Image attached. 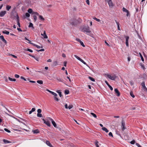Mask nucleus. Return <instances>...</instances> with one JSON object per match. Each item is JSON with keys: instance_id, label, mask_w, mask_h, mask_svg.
<instances>
[{"instance_id": "obj_1", "label": "nucleus", "mask_w": 147, "mask_h": 147, "mask_svg": "<svg viewBox=\"0 0 147 147\" xmlns=\"http://www.w3.org/2000/svg\"><path fill=\"white\" fill-rule=\"evenodd\" d=\"M106 75L108 78L112 80H114L117 77L114 74H107Z\"/></svg>"}, {"instance_id": "obj_2", "label": "nucleus", "mask_w": 147, "mask_h": 147, "mask_svg": "<svg viewBox=\"0 0 147 147\" xmlns=\"http://www.w3.org/2000/svg\"><path fill=\"white\" fill-rule=\"evenodd\" d=\"M82 31L84 32H86L87 33H90L91 32L89 29V28L88 27L84 28L82 30Z\"/></svg>"}, {"instance_id": "obj_3", "label": "nucleus", "mask_w": 147, "mask_h": 147, "mask_svg": "<svg viewBox=\"0 0 147 147\" xmlns=\"http://www.w3.org/2000/svg\"><path fill=\"white\" fill-rule=\"evenodd\" d=\"M16 17L17 19V24H18V26L19 27H20V23L19 22V21H20L19 18V17L18 15L17 14L16 15Z\"/></svg>"}, {"instance_id": "obj_4", "label": "nucleus", "mask_w": 147, "mask_h": 147, "mask_svg": "<svg viewBox=\"0 0 147 147\" xmlns=\"http://www.w3.org/2000/svg\"><path fill=\"white\" fill-rule=\"evenodd\" d=\"M141 85L143 88L144 90L145 91L147 92V88L145 86V82L144 81L141 84Z\"/></svg>"}, {"instance_id": "obj_5", "label": "nucleus", "mask_w": 147, "mask_h": 147, "mask_svg": "<svg viewBox=\"0 0 147 147\" xmlns=\"http://www.w3.org/2000/svg\"><path fill=\"white\" fill-rule=\"evenodd\" d=\"M42 120L44 121V123H45L49 127H50L51 126V124H50V122L49 121H46L45 119H42Z\"/></svg>"}, {"instance_id": "obj_6", "label": "nucleus", "mask_w": 147, "mask_h": 147, "mask_svg": "<svg viewBox=\"0 0 147 147\" xmlns=\"http://www.w3.org/2000/svg\"><path fill=\"white\" fill-rule=\"evenodd\" d=\"M125 43L126 44V45L127 47L129 46V42H128V40L129 39V37L128 36H125Z\"/></svg>"}, {"instance_id": "obj_7", "label": "nucleus", "mask_w": 147, "mask_h": 147, "mask_svg": "<svg viewBox=\"0 0 147 147\" xmlns=\"http://www.w3.org/2000/svg\"><path fill=\"white\" fill-rule=\"evenodd\" d=\"M6 13V12L5 11H2L0 12V17H3L5 16Z\"/></svg>"}, {"instance_id": "obj_8", "label": "nucleus", "mask_w": 147, "mask_h": 147, "mask_svg": "<svg viewBox=\"0 0 147 147\" xmlns=\"http://www.w3.org/2000/svg\"><path fill=\"white\" fill-rule=\"evenodd\" d=\"M0 38L2 41L4 42L5 44H7V42L6 40L4 39V36L3 35L0 36Z\"/></svg>"}, {"instance_id": "obj_9", "label": "nucleus", "mask_w": 147, "mask_h": 147, "mask_svg": "<svg viewBox=\"0 0 147 147\" xmlns=\"http://www.w3.org/2000/svg\"><path fill=\"white\" fill-rule=\"evenodd\" d=\"M114 90L115 93L117 94V96H119L120 95V93L117 89L115 88Z\"/></svg>"}, {"instance_id": "obj_10", "label": "nucleus", "mask_w": 147, "mask_h": 147, "mask_svg": "<svg viewBox=\"0 0 147 147\" xmlns=\"http://www.w3.org/2000/svg\"><path fill=\"white\" fill-rule=\"evenodd\" d=\"M46 144L50 147H53L50 142L49 141H47L46 142Z\"/></svg>"}, {"instance_id": "obj_11", "label": "nucleus", "mask_w": 147, "mask_h": 147, "mask_svg": "<svg viewBox=\"0 0 147 147\" xmlns=\"http://www.w3.org/2000/svg\"><path fill=\"white\" fill-rule=\"evenodd\" d=\"M38 16L39 17V19L40 20L44 21L45 20V19L43 18L42 16L39 15Z\"/></svg>"}, {"instance_id": "obj_12", "label": "nucleus", "mask_w": 147, "mask_h": 147, "mask_svg": "<svg viewBox=\"0 0 147 147\" xmlns=\"http://www.w3.org/2000/svg\"><path fill=\"white\" fill-rule=\"evenodd\" d=\"M43 37L45 38H48V36L46 34L45 31H44V32L43 33Z\"/></svg>"}, {"instance_id": "obj_13", "label": "nucleus", "mask_w": 147, "mask_h": 147, "mask_svg": "<svg viewBox=\"0 0 147 147\" xmlns=\"http://www.w3.org/2000/svg\"><path fill=\"white\" fill-rule=\"evenodd\" d=\"M102 129L103 130L105 131L107 133L109 132V130L105 127H102Z\"/></svg>"}, {"instance_id": "obj_14", "label": "nucleus", "mask_w": 147, "mask_h": 147, "mask_svg": "<svg viewBox=\"0 0 147 147\" xmlns=\"http://www.w3.org/2000/svg\"><path fill=\"white\" fill-rule=\"evenodd\" d=\"M74 56L75 57H76L77 59L78 60L80 61H81L82 59H81L80 57H78V56L76 55H74Z\"/></svg>"}, {"instance_id": "obj_15", "label": "nucleus", "mask_w": 147, "mask_h": 147, "mask_svg": "<svg viewBox=\"0 0 147 147\" xmlns=\"http://www.w3.org/2000/svg\"><path fill=\"white\" fill-rule=\"evenodd\" d=\"M3 141L4 142V143L5 144H7V143H10L11 142L9 141H8L7 140H5V139H3Z\"/></svg>"}, {"instance_id": "obj_16", "label": "nucleus", "mask_w": 147, "mask_h": 147, "mask_svg": "<svg viewBox=\"0 0 147 147\" xmlns=\"http://www.w3.org/2000/svg\"><path fill=\"white\" fill-rule=\"evenodd\" d=\"M33 133L34 134H37L39 133V131L38 129H36L33 131Z\"/></svg>"}, {"instance_id": "obj_17", "label": "nucleus", "mask_w": 147, "mask_h": 147, "mask_svg": "<svg viewBox=\"0 0 147 147\" xmlns=\"http://www.w3.org/2000/svg\"><path fill=\"white\" fill-rule=\"evenodd\" d=\"M3 33L4 34H6L7 35H8L9 34V32L5 30L3 32Z\"/></svg>"}, {"instance_id": "obj_18", "label": "nucleus", "mask_w": 147, "mask_h": 147, "mask_svg": "<svg viewBox=\"0 0 147 147\" xmlns=\"http://www.w3.org/2000/svg\"><path fill=\"white\" fill-rule=\"evenodd\" d=\"M56 92L59 94V96L61 97L62 96L61 92H60V90H57Z\"/></svg>"}, {"instance_id": "obj_19", "label": "nucleus", "mask_w": 147, "mask_h": 147, "mask_svg": "<svg viewBox=\"0 0 147 147\" xmlns=\"http://www.w3.org/2000/svg\"><path fill=\"white\" fill-rule=\"evenodd\" d=\"M107 2L108 3L109 6H112V5H113V3H112V2L111 1V0L109 1H107Z\"/></svg>"}, {"instance_id": "obj_20", "label": "nucleus", "mask_w": 147, "mask_h": 147, "mask_svg": "<svg viewBox=\"0 0 147 147\" xmlns=\"http://www.w3.org/2000/svg\"><path fill=\"white\" fill-rule=\"evenodd\" d=\"M8 79L10 81H16V79H13L12 78H11L10 77H8Z\"/></svg>"}, {"instance_id": "obj_21", "label": "nucleus", "mask_w": 147, "mask_h": 147, "mask_svg": "<svg viewBox=\"0 0 147 147\" xmlns=\"http://www.w3.org/2000/svg\"><path fill=\"white\" fill-rule=\"evenodd\" d=\"M139 55H140V57L141 58L142 61L144 62V58H143L142 55V54H141V53H139Z\"/></svg>"}, {"instance_id": "obj_22", "label": "nucleus", "mask_w": 147, "mask_h": 147, "mask_svg": "<svg viewBox=\"0 0 147 147\" xmlns=\"http://www.w3.org/2000/svg\"><path fill=\"white\" fill-rule=\"evenodd\" d=\"M11 8V6L9 5L6 6V9L7 11H9Z\"/></svg>"}, {"instance_id": "obj_23", "label": "nucleus", "mask_w": 147, "mask_h": 147, "mask_svg": "<svg viewBox=\"0 0 147 147\" xmlns=\"http://www.w3.org/2000/svg\"><path fill=\"white\" fill-rule=\"evenodd\" d=\"M28 13H32L33 12L31 8H29L28 10Z\"/></svg>"}, {"instance_id": "obj_24", "label": "nucleus", "mask_w": 147, "mask_h": 147, "mask_svg": "<svg viewBox=\"0 0 147 147\" xmlns=\"http://www.w3.org/2000/svg\"><path fill=\"white\" fill-rule=\"evenodd\" d=\"M37 82L40 84H42L43 82L42 80H38L37 81Z\"/></svg>"}, {"instance_id": "obj_25", "label": "nucleus", "mask_w": 147, "mask_h": 147, "mask_svg": "<svg viewBox=\"0 0 147 147\" xmlns=\"http://www.w3.org/2000/svg\"><path fill=\"white\" fill-rule=\"evenodd\" d=\"M32 14L34 15H37V16H39V14L38 13L36 12H33L32 13Z\"/></svg>"}, {"instance_id": "obj_26", "label": "nucleus", "mask_w": 147, "mask_h": 147, "mask_svg": "<svg viewBox=\"0 0 147 147\" xmlns=\"http://www.w3.org/2000/svg\"><path fill=\"white\" fill-rule=\"evenodd\" d=\"M130 96L133 98H134L135 96L134 95L133 93L132 92H131L130 93Z\"/></svg>"}, {"instance_id": "obj_27", "label": "nucleus", "mask_w": 147, "mask_h": 147, "mask_svg": "<svg viewBox=\"0 0 147 147\" xmlns=\"http://www.w3.org/2000/svg\"><path fill=\"white\" fill-rule=\"evenodd\" d=\"M32 57L34 58L37 61H39V59L38 57H35L34 55L33 56H32Z\"/></svg>"}, {"instance_id": "obj_28", "label": "nucleus", "mask_w": 147, "mask_h": 147, "mask_svg": "<svg viewBox=\"0 0 147 147\" xmlns=\"http://www.w3.org/2000/svg\"><path fill=\"white\" fill-rule=\"evenodd\" d=\"M88 78L92 81L94 82L95 81L94 79V78L91 77L89 76Z\"/></svg>"}, {"instance_id": "obj_29", "label": "nucleus", "mask_w": 147, "mask_h": 147, "mask_svg": "<svg viewBox=\"0 0 147 147\" xmlns=\"http://www.w3.org/2000/svg\"><path fill=\"white\" fill-rule=\"evenodd\" d=\"M90 114L94 118H96L97 116L95 114L93 113H91Z\"/></svg>"}, {"instance_id": "obj_30", "label": "nucleus", "mask_w": 147, "mask_h": 147, "mask_svg": "<svg viewBox=\"0 0 147 147\" xmlns=\"http://www.w3.org/2000/svg\"><path fill=\"white\" fill-rule=\"evenodd\" d=\"M32 45L36 47L38 49H40V46H38V45H36V44H33Z\"/></svg>"}, {"instance_id": "obj_31", "label": "nucleus", "mask_w": 147, "mask_h": 147, "mask_svg": "<svg viewBox=\"0 0 147 147\" xmlns=\"http://www.w3.org/2000/svg\"><path fill=\"white\" fill-rule=\"evenodd\" d=\"M65 94H68L69 93V91L68 90H65Z\"/></svg>"}, {"instance_id": "obj_32", "label": "nucleus", "mask_w": 147, "mask_h": 147, "mask_svg": "<svg viewBox=\"0 0 147 147\" xmlns=\"http://www.w3.org/2000/svg\"><path fill=\"white\" fill-rule=\"evenodd\" d=\"M52 123L54 127H57L56 124L54 121H53L52 122Z\"/></svg>"}, {"instance_id": "obj_33", "label": "nucleus", "mask_w": 147, "mask_h": 147, "mask_svg": "<svg viewBox=\"0 0 147 147\" xmlns=\"http://www.w3.org/2000/svg\"><path fill=\"white\" fill-rule=\"evenodd\" d=\"M28 27H32L33 28H34V27H33V24L32 23H31V22H30L29 23V26Z\"/></svg>"}, {"instance_id": "obj_34", "label": "nucleus", "mask_w": 147, "mask_h": 147, "mask_svg": "<svg viewBox=\"0 0 147 147\" xmlns=\"http://www.w3.org/2000/svg\"><path fill=\"white\" fill-rule=\"evenodd\" d=\"M123 12H127L128 10L126 9L125 7H123Z\"/></svg>"}, {"instance_id": "obj_35", "label": "nucleus", "mask_w": 147, "mask_h": 147, "mask_svg": "<svg viewBox=\"0 0 147 147\" xmlns=\"http://www.w3.org/2000/svg\"><path fill=\"white\" fill-rule=\"evenodd\" d=\"M93 19L94 20H95L96 21H97V22H99L100 21V20L99 19H98V18H96V17L93 18Z\"/></svg>"}, {"instance_id": "obj_36", "label": "nucleus", "mask_w": 147, "mask_h": 147, "mask_svg": "<svg viewBox=\"0 0 147 147\" xmlns=\"http://www.w3.org/2000/svg\"><path fill=\"white\" fill-rule=\"evenodd\" d=\"M98 142L97 141H96L95 143V145H96V147H99V146L98 145Z\"/></svg>"}, {"instance_id": "obj_37", "label": "nucleus", "mask_w": 147, "mask_h": 147, "mask_svg": "<svg viewBox=\"0 0 147 147\" xmlns=\"http://www.w3.org/2000/svg\"><path fill=\"white\" fill-rule=\"evenodd\" d=\"M37 115L38 117H42V114H40V113H37Z\"/></svg>"}, {"instance_id": "obj_38", "label": "nucleus", "mask_w": 147, "mask_h": 147, "mask_svg": "<svg viewBox=\"0 0 147 147\" xmlns=\"http://www.w3.org/2000/svg\"><path fill=\"white\" fill-rule=\"evenodd\" d=\"M36 51L38 52H39L40 51H44L45 50L44 49H42L40 50H36Z\"/></svg>"}, {"instance_id": "obj_39", "label": "nucleus", "mask_w": 147, "mask_h": 147, "mask_svg": "<svg viewBox=\"0 0 147 147\" xmlns=\"http://www.w3.org/2000/svg\"><path fill=\"white\" fill-rule=\"evenodd\" d=\"M80 43L81 44V45L83 47H85V46L84 45L83 42L81 41L80 42Z\"/></svg>"}, {"instance_id": "obj_40", "label": "nucleus", "mask_w": 147, "mask_h": 147, "mask_svg": "<svg viewBox=\"0 0 147 147\" xmlns=\"http://www.w3.org/2000/svg\"><path fill=\"white\" fill-rule=\"evenodd\" d=\"M4 130L5 131H6L8 133H10L11 132L9 130H8V129H7V128H5L4 129Z\"/></svg>"}, {"instance_id": "obj_41", "label": "nucleus", "mask_w": 147, "mask_h": 147, "mask_svg": "<svg viewBox=\"0 0 147 147\" xmlns=\"http://www.w3.org/2000/svg\"><path fill=\"white\" fill-rule=\"evenodd\" d=\"M125 124L124 121H122V124H121V126H122V127H125Z\"/></svg>"}, {"instance_id": "obj_42", "label": "nucleus", "mask_w": 147, "mask_h": 147, "mask_svg": "<svg viewBox=\"0 0 147 147\" xmlns=\"http://www.w3.org/2000/svg\"><path fill=\"white\" fill-rule=\"evenodd\" d=\"M81 62H82V63H83L84 64L86 65L87 66H88V65L86 64V63L82 59V60L81 61Z\"/></svg>"}, {"instance_id": "obj_43", "label": "nucleus", "mask_w": 147, "mask_h": 147, "mask_svg": "<svg viewBox=\"0 0 147 147\" xmlns=\"http://www.w3.org/2000/svg\"><path fill=\"white\" fill-rule=\"evenodd\" d=\"M129 83L131 86L133 85L134 84V82L132 81H130Z\"/></svg>"}, {"instance_id": "obj_44", "label": "nucleus", "mask_w": 147, "mask_h": 147, "mask_svg": "<svg viewBox=\"0 0 147 147\" xmlns=\"http://www.w3.org/2000/svg\"><path fill=\"white\" fill-rule=\"evenodd\" d=\"M26 51H29L31 53H32L33 52V51L32 50L29 49H26Z\"/></svg>"}, {"instance_id": "obj_45", "label": "nucleus", "mask_w": 147, "mask_h": 147, "mask_svg": "<svg viewBox=\"0 0 147 147\" xmlns=\"http://www.w3.org/2000/svg\"><path fill=\"white\" fill-rule=\"evenodd\" d=\"M25 16L26 17H29L30 14L28 13H26L25 14Z\"/></svg>"}, {"instance_id": "obj_46", "label": "nucleus", "mask_w": 147, "mask_h": 147, "mask_svg": "<svg viewBox=\"0 0 147 147\" xmlns=\"http://www.w3.org/2000/svg\"><path fill=\"white\" fill-rule=\"evenodd\" d=\"M135 143V141L134 140L130 142V143L132 144H134Z\"/></svg>"}, {"instance_id": "obj_47", "label": "nucleus", "mask_w": 147, "mask_h": 147, "mask_svg": "<svg viewBox=\"0 0 147 147\" xmlns=\"http://www.w3.org/2000/svg\"><path fill=\"white\" fill-rule=\"evenodd\" d=\"M33 18H34V19L35 21V22L36 20L37 19V17L36 16L34 15L33 16Z\"/></svg>"}, {"instance_id": "obj_48", "label": "nucleus", "mask_w": 147, "mask_h": 147, "mask_svg": "<svg viewBox=\"0 0 147 147\" xmlns=\"http://www.w3.org/2000/svg\"><path fill=\"white\" fill-rule=\"evenodd\" d=\"M42 110L40 109H38L37 110L38 113H40L41 112Z\"/></svg>"}, {"instance_id": "obj_49", "label": "nucleus", "mask_w": 147, "mask_h": 147, "mask_svg": "<svg viewBox=\"0 0 147 147\" xmlns=\"http://www.w3.org/2000/svg\"><path fill=\"white\" fill-rule=\"evenodd\" d=\"M136 32L137 33V34H138V36L139 38V39H142V38H141V37L140 36L139 34L138 33V32L137 31H136Z\"/></svg>"}, {"instance_id": "obj_50", "label": "nucleus", "mask_w": 147, "mask_h": 147, "mask_svg": "<svg viewBox=\"0 0 147 147\" xmlns=\"http://www.w3.org/2000/svg\"><path fill=\"white\" fill-rule=\"evenodd\" d=\"M73 107V106L72 105H69L68 107V108L69 109H71Z\"/></svg>"}, {"instance_id": "obj_51", "label": "nucleus", "mask_w": 147, "mask_h": 147, "mask_svg": "<svg viewBox=\"0 0 147 147\" xmlns=\"http://www.w3.org/2000/svg\"><path fill=\"white\" fill-rule=\"evenodd\" d=\"M53 65H54V66H56L57 65V61H54L53 63Z\"/></svg>"}, {"instance_id": "obj_52", "label": "nucleus", "mask_w": 147, "mask_h": 147, "mask_svg": "<svg viewBox=\"0 0 147 147\" xmlns=\"http://www.w3.org/2000/svg\"><path fill=\"white\" fill-rule=\"evenodd\" d=\"M52 94L54 95L55 97H57V94L54 92H53Z\"/></svg>"}, {"instance_id": "obj_53", "label": "nucleus", "mask_w": 147, "mask_h": 147, "mask_svg": "<svg viewBox=\"0 0 147 147\" xmlns=\"http://www.w3.org/2000/svg\"><path fill=\"white\" fill-rule=\"evenodd\" d=\"M20 79H21L24 80V81H26V79L24 78L23 76H21L20 77Z\"/></svg>"}, {"instance_id": "obj_54", "label": "nucleus", "mask_w": 147, "mask_h": 147, "mask_svg": "<svg viewBox=\"0 0 147 147\" xmlns=\"http://www.w3.org/2000/svg\"><path fill=\"white\" fill-rule=\"evenodd\" d=\"M109 136H112L113 137V135L112 133L111 132H110L109 134Z\"/></svg>"}, {"instance_id": "obj_55", "label": "nucleus", "mask_w": 147, "mask_h": 147, "mask_svg": "<svg viewBox=\"0 0 147 147\" xmlns=\"http://www.w3.org/2000/svg\"><path fill=\"white\" fill-rule=\"evenodd\" d=\"M54 99L57 101H58L59 100V99L56 97H55Z\"/></svg>"}, {"instance_id": "obj_56", "label": "nucleus", "mask_w": 147, "mask_h": 147, "mask_svg": "<svg viewBox=\"0 0 147 147\" xmlns=\"http://www.w3.org/2000/svg\"><path fill=\"white\" fill-rule=\"evenodd\" d=\"M70 24H71L72 25H74L76 24V23H75V22H70Z\"/></svg>"}, {"instance_id": "obj_57", "label": "nucleus", "mask_w": 147, "mask_h": 147, "mask_svg": "<svg viewBox=\"0 0 147 147\" xmlns=\"http://www.w3.org/2000/svg\"><path fill=\"white\" fill-rule=\"evenodd\" d=\"M108 87L110 88L111 90H113V88L111 86L109 85V86H108Z\"/></svg>"}, {"instance_id": "obj_58", "label": "nucleus", "mask_w": 147, "mask_h": 147, "mask_svg": "<svg viewBox=\"0 0 147 147\" xmlns=\"http://www.w3.org/2000/svg\"><path fill=\"white\" fill-rule=\"evenodd\" d=\"M46 90L48 92H50V93H51V94H52L53 93V92L52 91H51L50 90H49L48 89H47Z\"/></svg>"}, {"instance_id": "obj_59", "label": "nucleus", "mask_w": 147, "mask_h": 147, "mask_svg": "<svg viewBox=\"0 0 147 147\" xmlns=\"http://www.w3.org/2000/svg\"><path fill=\"white\" fill-rule=\"evenodd\" d=\"M15 77L16 78H19L20 77V76L18 75L15 74Z\"/></svg>"}, {"instance_id": "obj_60", "label": "nucleus", "mask_w": 147, "mask_h": 147, "mask_svg": "<svg viewBox=\"0 0 147 147\" xmlns=\"http://www.w3.org/2000/svg\"><path fill=\"white\" fill-rule=\"evenodd\" d=\"M35 109L34 108H32V109L31 111H32V112H34L35 111Z\"/></svg>"}, {"instance_id": "obj_61", "label": "nucleus", "mask_w": 147, "mask_h": 147, "mask_svg": "<svg viewBox=\"0 0 147 147\" xmlns=\"http://www.w3.org/2000/svg\"><path fill=\"white\" fill-rule=\"evenodd\" d=\"M86 2L87 4L89 5L90 4V2L89 0H86Z\"/></svg>"}, {"instance_id": "obj_62", "label": "nucleus", "mask_w": 147, "mask_h": 147, "mask_svg": "<svg viewBox=\"0 0 147 147\" xmlns=\"http://www.w3.org/2000/svg\"><path fill=\"white\" fill-rule=\"evenodd\" d=\"M49 119L51 121V123L53 121H54V120L52 119L50 117H49Z\"/></svg>"}, {"instance_id": "obj_63", "label": "nucleus", "mask_w": 147, "mask_h": 147, "mask_svg": "<svg viewBox=\"0 0 147 147\" xmlns=\"http://www.w3.org/2000/svg\"><path fill=\"white\" fill-rule=\"evenodd\" d=\"M11 55L14 58H17V57L15 55Z\"/></svg>"}, {"instance_id": "obj_64", "label": "nucleus", "mask_w": 147, "mask_h": 147, "mask_svg": "<svg viewBox=\"0 0 147 147\" xmlns=\"http://www.w3.org/2000/svg\"><path fill=\"white\" fill-rule=\"evenodd\" d=\"M105 82L106 83V84H107V85L108 86L110 85L109 84V83L107 81H105Z\"/></svg>"}]
</instances>
